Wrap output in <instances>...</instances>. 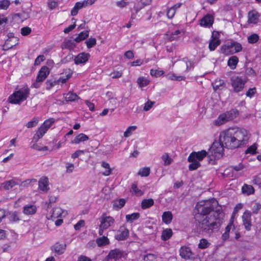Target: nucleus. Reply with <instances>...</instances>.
<instances>
[{
	"instance_id": "obj_44",
	"label": "nucleus",
	"mask_w": 261,
	"mask_h": 261,
	"mask_svg": "<svg viewBox=\"0 0 261 261\" xmlns=\"http://www.w3.org/2000/svg\"><path fill=\"white\" fill-rule=\"evenodd\" d=\"M150 173V168L149 167H144L140 169L138 172V175L142 177L148 176Z\"/></svg>"
},
{
	"instance_id": "obj_10",
	"label": "nucleus",
	"mask_w": 261,
	"mask_h": 261,
	"mask_svg": "<svg viewBox=\"0 0 261 261\" xmlns=\"http://www.w3.org/2000/svg\"><path fill=\"white\" fill-rule=\"evenodd\" d=\"M100 224V227L108 229L111 225L114 223V219L107 216L106 213H103L99 218Z\"/></svg>"
},
{
	"instance_id": "obj_24",
	"label": "nucleus",
	"mask_w": 261,
	"mask_h": 261,
	"mask_svg": "<svg viewBox=\"0 0 261 261\" xmlns=\"http://www.w3.org/2000/svg\"><path fill=\"white\" fill-rule=\"evenodd\" d=\"M37 207L35 205L32 204H28L23 206V212L24 214L29 215H33L36 213Z\"/></svg>"
},
{
	"instance_id": "obj_16",
	"label": "nucleus",
	"mask_w": 261,
	"mask_h": 261,
	"mask_svg": "<svg viewBox=\"0 0 261 261\" xmlns=\"http://www.w3.org/2000/svg\"><path fill=\"white\" fill-rule=\"evenodd\" d=\"M66 249V244L64 243H56L51 247V250L58 255H61L65 252Z\"/></svg>"
},
{
	"instance_id": "obj_50",
	"label": "nucleus",
	"mask_w": 261,
	"mask_h": 261,
	"mask_svg": "<svg viewBox=\"0 0 261 261\" xmlns=\"http://www.w3.org/2000/svg\"><path fill=\"white\" fill-rule=\"evenodd\" d=\"M257 147L256 144H253L252 145L250 146L247 149V150L245 151V153H250L252 154H256L257 153L256 151Z\"/></svg>"
},
{
	"instance_id": "obj_53",
	"label": "nucleus",
	"mask_w": 261,
	"mask_h": 261,
	"mask_svg": "<svg viewBox=\"0 0 261 261\" xmlns=\"http://www.w3.org/2000/svg\"><path fill=\"white\" fill-rule=\"evenodd\" d=\"M154 103V101H151L150 100H148V101L146 102H145L144 105V106L143 107V110L145 111H149L152 108Z\"/></svg>"
},
{
	"instance_id": "obj_57",
	"label": "nucleus",
	"mask_w": 261,
	"mask_h": 261,
	"mask_svg": "<svg viewBox=\"0 0 261 261\" xmlns=\"http://www.w3.org/2000/svg\"><path fill=\"white\" fill-rule=\"evenodd\" d=\"M164 74V71L163 70H150V74L152 76L158 77Z\"/></svg>"
},
{
	"instance_id": "obj_32",
	"label": "nucleus",
	"mask_w": 261,
	"mask_h": 261,
	"mask_svg": "<svg viewBox=\"0 0 261 261\" xmlns=\"http://www.w3.org/2000/svg\"><path fill=\"white\" fill-rule=\"evenodd\" d=\"M89 36V31H84L81 32L76 38H74V41L76 42H80L82 40L86 39Z\"/></svg>"
},
{
	"instance_id": "obj_64",
	"label": "nucleus",
	"mask_w": 261,
	"mask_h": 261,
	"mask_svg": "<svg viewBox=\"0 0 261 261\" xmlns=\"http://www.w3.org/2000/svg\"><path fill=\"white\" fill-rule=\"evenodd\" d=\"M45 60V57L44 55H40L37 57V58L35 59L34 65H39L40 63L43 61Z\"/></svg>"
},
{
	"instance_id": "obj_9",
	"label": "nucleus",
	"mask_w": 261,
	"mask_h": 261,
	"mask_svg": "<svg viewBox=\"0 0 261 261\" xmlns=\"http://www.w3.org/2000/svg\"><path fill=\"white\" fill-rule=\"evenodd\" d=\"M7 36L8 38L6 40L3 46V49L5 50H8L12 48L13 46L17 45L19 41L18 38L15 37L12 33H8Z\"/></svg>"
},
{
	"instance_id": "obj_22",
	"label": "nucleus",
	"mask_w": 261,
	"mask_h": 261,
	"mask_svg": "<svg viewBox=\"0 0 261 261\" xmlns=\"http://www.w3.org/2000/svg\"><path fill=\"white\" fill-rule=\"evenodd\" d=\"M259 17V13L255 11H250L248 15V22L255 24L257 22Z\"/></svg>"
},
{
	"instance_id": "obj_48",
	"label": "nucleus",
	"mask_w": 261,
	"mask_h": 261,
	"mask_svg": "<svg viewBox=\"0 0 261 261\" xmlns=\"http://www.w3.org/2000/svg\"><path fill=\"white\" fill-rule=\"evenodd\" d=\"M9 219L10 221L13 222H18L20 220L18 214L16 212L10 213L9 215Z\"/></svg>"
},
{
	"instance_id": "obj_29",
	"label": "nucleus",
	"mask_w": 261,
	"mask_h": 261,
	"mask_svg": "<svg viewBox=\"0 0 261 261\" xmlns=\"http://www.w3.org/2000/svg\"><path fill=\"white\" fill-rule=\"evenodd\" d=\"M242 191L243 194L249 195L254 193V189L251 185L244 184L242 188Z\"/></svg>"
},
{
	"instance_id": "obj_19",
	"label": "nucleus",
	"mask_w": 261,
	"mask_h": 261,
	"mask_svg": "<svg viewBox=\"0 0 261 261\" xmlns=\"http://www.w3.org/2000/svg\"><path fill=\"white\" fill-rule=\"evenodd\" d=\"M214 22V17L212 15L207 14L200 20V25L206 27H211Z\"/></svg>"
},
{
	"instance_id": "obj_12",
	"label": "nucleus",
	"mask_w": 261,
	"mask_h": 261,
	"mask_svg": "<svg viewBox=\"0 0 261 261\" xmlns=\"http://www.w3.org/2000/svg\"><path fill=\"white\" fill-rule=\"evenodd\" d=\"M129 234L128 229L124 225H122L119 227L115 238L118 241H123L129 237Z\"/></svg>"
},
{
	"instance_id": "obj_55",
	"label": "nucleus",
	"mask_w": 261,
	"mask_h": 261,
	"mask_svg": "<svg viewBox=\"0 0 261 261\" xmlns=\"http://www.w3.org/2000/svg\"><path fill=\"white\" fill-rule=\"evenodd\" d=\"M132 190L138 196H141L143 194L142 191L138 188L137 185L135 184H132Z\"/></svg>"
},
{
	"instance_id": "obj_14",
	"label": "nucleus",
	"mask_w": 261,
	"mask_h": 261,
	"mask_svg": "<svg viewBox=\"0 0 261 261\" xmlns=\"http://www.w3.org/2000/svg\"><path fill=\"white\" fill-rule=\"evenodd\" d=\"M251 213L249 211H246L242 216L243 224L247 230H250L251 229Z\"/></svg>"
},
{
	"instance_id": "obj_31",
	"label": "nucleus",
	"mask_w": 261,
	"mask_h": 261,
	"mask_svg": "<svg viewBox=\"0 0 261 261\" xmlns=\"http://www.w3.org/2000/svg\"><path fill=\"white\" fill-rule=\"evenodd\" d=\"M64 211L60 207H55L53 210L51 217L53 218H57L62 217Z\"/></svg>"
},
{
	"instance_id": "obj_41",
	"label": "nucleus",
	"mask_w": 261,
	"mask_h": 261,
	"mask_svg": "<svg viewBox=\"0 0 261 261\" xmlns=\"http://www.w3.org/2000/svg\"><path fill=\"white\" fill-rule=\"evenodd\" d=\"M259 37L257 34H253L248 36L247 41L250 44H254L258 42Z\"/></svg>"
},
{
	"instance_id": "obj_52",
	"label": "nucleus",
	"mask_w": 261,
	"mask_h": 261,
	"mask_svg": "<svg viewBox=\"0 0 261 261\" xmlns=\"http://www.w3.org/2000/svg\"><path fill=\"white\" fill-rule=\"evenodd\" d=\"M10 2L9 0L0 1V9L6 10L10 6Z\"/></svg>"
},
{
	"instance_id": "obj_3",
	"label": "nucleus",
	"mask_w": 261,
	"mask_h": 261,
	"mask_svg": "<svg viewBox=\"0 0 261 261\" xmlns=\"http://www.w3.org/2000/svg\"><path fill=\"white\" fill-rule=\"evenodd\" d=\"M30 93V90L28 87H24L15 91L9 97V101L11 103L17 104L25 100Z\"/></svg>"
},
{
	"instance_id": "obj_13",
	"label": "nucleus",
	"mask_w": 261,
	"mask_h": 261,
	"mask_svg": "<svg viewBox=\"0 0 261 261\" xmlns=\"http://www.w3.org/2000/svg\"><path fill=\"white\" fill-rule=\"evenodd\" d=\"M179 255L182 258L185 259H190L192 258L193 253L189 247L184 246H181L179 249Z\"/></svg>"
},
{
	"instance_id": "obj_27",
	"label": "nucleus",
	"mask_w": 261,
	"mask_h": 261,
	"mask_svg": "<svg viewBox=\"0 0 261 261\" xmlns=\"http://www.w3.org/2000/svg\"><path fill=\"white\" fill-rule=\"evenodd\" d=\"M172 230L170 228H166L163 230L161 239L163 241H167L169 240L172 236Z\"/></svg>"
},
{
	"instance_id": "obj_51",
	"label": "nucleus",
	"mask_w": 261,
	"mask_h": 261,
	"mask_svg": "<svg viewBox=\"0 0 261 261\" xmlns=\"http://www.w3.org/2000/svg\"><path fill=\"white\" fill-rule=\"evenodd\" d=\"M87 47L88 48L92 47L96 43V40L94 38H90L85 42Z\"/></svg>"
},
{
	"instance_id": "obj_47",
	"label": "nucleus",
	"mask_w": 261,
	"mask_h": 261,
	"mask_svg": "<svg viewBox=\"0 0 261 261\" xmlns=\"http://www.w3.org/2000/svg\"><path fill=\"white\" fill-rule=\"evenodd\" d=\"M157 255L152 253H147L143 256L144 261H155Z\"/></svg>"
},
{
	"instance_id": "obj_45",
	"label": "nucleus",
	"mask_w": 261,
	"mask_h": 261,
	"mask_svg": "<svg viewBox=\"0 0 261 261\" xmlns=\"http://www.w3.org/2000/svg\"><path fill=\"white\" fill-rule=\"evenodd\" d=\"M48 129L46 128V127L44 126H43L42 125L39 128L37 133L36 135L38 137V139L42 138L43 135L46 133Z\"/></svg>"
},
{
	"instance_id": "obj_26",
	"label": "nucleus",
	"mask_w": 261,
	"mask_h": 261,
	"mask_svg": "<svg viewBox=\"0 0 261 261\" xmlns=\"http://www.w3.org/2000/svg\"><path fill=\"white\" fill-rule=\"evenodd\" d=\"M239 62V59L237 56H233L229 58L227 61V65L231 69L236 68Z\"/></svg>"
},
{
	"instance_id": "obj_15",
	"label": "nucleus",
	"mask_w": 261,
	"mask_h": 261,
	"mask_svg": "<svg viewBox=\"0 0 261 261\" xmlns=\"http://www.w3.org/2000/svg\"><path fill=\"white\" fill-rule=\"evenodd\" d=\"M89 57L90 55L88 53H80L75 57L74 59V63L76 65L85 63L88 61Z\"/></svg>"
},
{
	"instance_id": "obj_40",
	"label": "nucleus",
	"mask_w": 261,
	"mask_h": 261,
	"mask_svg": "<svg viewBox=\"0 0 261 261\" xmlns=\"http://www.w3.org/2000/svg\"><path fill=\"white\" fill-rule=\"evenodd\" d=\"M137 83L140 88L144 87L147 86L149 83V81L144 77H139L137 80Z\"/></svg>"
},
{
	"instance_id": "obj_49",
	"label": "nucleus",
	"mask_w": 261,
	"mask_h": 261,
	"mask_svg": "<svg viewBox=\"0 0 261 261\" xmlns=\"http://www.w3.org/2000/svg\"><path fill=\"white\" fill-rule=\"evenodd\" d=\"M137 129L136 126H130L127 128L126 130L124 133V137H129Z\"/></svg>"
},
{
	"instance_id": "obj_59",
	"label": "nucleus",
	"mask_w": 261,
	"mask_h": 261,
	"mask_svg": "<svg viewBox=\"0 0 261 261\" xmlns=\"http://www.w3.org/2000/svg\"><path fill=\"white\" fill-rule=\"evenodd\" d=\"M54 122L55 120L54 119H49L45 120L42 125L44 126L48 129Z\"/></svg>"
},
{
	"instance_id": "obj_35",
	"label": "nucleus",
	"mask_w": 261,
	"mask_h": 261,
	"mask_svg": "<svg viewBox=\"0 0 261 261\" xmlns=\"http://www.w3.org/2000/svg\"><path fill=\"white\" fill-rule=\"evenodd\" d=\"M75 44L74 43V41L71 40H68L66 41H64L62 45V49H72L75 47Z\"/></svg>"
},
{
	"instance_id": "obj_42",
	"label": "nucleus",
	"mask_w": 261,
	"mask_h": 261,
	"mask_svg": "<svg viewBox=\"0 0 261 261\" xmlns=\"http://www.w3.org/2000/svg\"><path fill=\"white\" fill-rule=\"evenodd\" d=\"M101 166L107 169L102 173V174L105 176H109L110 175L112 169L110 168L109 164L105 162H102L101 163Z\"/></svg>"
},
{
	"instance_id": "obj_54",
	"label": "nucleus",
	"mask_w": 261,
	"mask_h": 261,
	"mask_svg": "<svg viewBox=\"0 0 261 261\" xmlns=\"http://www.w3.org/2000/svg\"><path fill=\"white\" fill-rule=\"evenodd\" d=\"M261 208V204L259 202H256L252 207V213L254 214H257Z\"/></svg>"
},
{
	"instance_id": "obj_34",
	"label": "nucleus",
	"mask_w": 261,
	"mask_h": 261,
	"mask_svg": "<svg viewBox=\"0 0 261 261\" xmlns=\"http://www.w3.org/2000/svg\"><path fill=\"white\" fill-rule=\"evenodd\" d=\"M3 185L4 189L6 190H9L15 185H19V183L14 179H12L4 182Z\"/></svg>"
},
{
	"instance_id": "obj_18",
	"label": "nucleus",
	"mask_w": 261,
	"mask_h": 261,
	"mask_svg": "<svg viewBox=\"0 0 261 261\" xmlns=\"http://www.w3.org/2000/svg\"><path fill=\"white\" fill-rule=\"evenodd\" d=\"M234 229L235 228L233 224V221L231 220L227 226L225 227V232L222 235V239L224 241L227 240L229 237V233H231L232 234Z\"/></svg>"
},
{
	"instance_id": "obj_23",
	"label": "nucleus",
	"mask_w": 261,
	"mask_h": 261,
	"mask_svg": "<svg viewBox=\"0 0 261 261\" xmlns=\"http://www.w3.org/2000/svg\"><path fill=\"white\" fill-rule=\"evenodd\" d=\"M226 84L224 80L221 79H216L212 83L213 89L215 91L218 90H222L225 87Z\"/></svg>"
},
{
	"instance_id": "obj_30",
	"label": "nucleus",
	"mask_w": 261,
	"mask_h": 261,
	"mask_svg": "<svg viewBox=\"0 0 261 261\" xmlns=\"http://www.w3.org/2000/svg\"><path fill=\"white\" fill-rule=\"evenodd\" d=\"M154 204V200L152 198L145 199L142 200L141 203V207L142 209L145 210Z\"/></svg>"
},
{
	"instance_id": "obj_39",
	"label": "nucleus",
	"mask_w": 261,
	"mask_h": 261,
	"mask_svg": "<svg viewBox=\"0 0 261 261\" xmlns=\"http://www.w3.org/2000/svg\"><path fill=\"white\" fill-rule=\"evenodd\" d=\"M140 214L139 213H134L130 215H126V220L127 222L132 223L134 220L139 218Z\"/></svg>"
},
{
	"instance_id": "obj_2",
	"label": "nucleus",
	"mask_w": 261,
	"mask_h": 261,
	"mask_svg": "<svg viewBox=\"0 0 261 261\" xmlns=\"http://www.w3.org/2000/svg\"><path fill=\"white\" fill-rule=\"evenodd\" d=\"M219 137L225 147L231 149L240 147L249 139L247 130L236 127H230L222 132Z\"/></svg>"
},
{
	"instance_id": "obj_5",
	"label": "nucleus",
	"mask_w": 261,
	"mask_h": 261,
	"mask_svg": "<svg viewBox=\"0 0 261 261\" xmlns=\"http://www.w3.org/2000/svg\"><path fill=\"white\" fill-rule=\"evenodd\" d=\"M224 147L225 146L221 141H215L208 151L211 160H213L212 158L214 160L221 158L223 154Z\"/></svg>"
},
{
	"instance_id": "obj_8",
	"label": "nucleus",
	"mask_w": 261,
	"mask_h": 261,
	"mask_svg": "<svg viewBox=\"0 0 261 261\" xmlns=\"http://www.w3.org/2000/svg\"><path fill=\"white\" fill-rule=\"evenodd\" d=\"M95 1V0H84L76 2L71 11V15L72 16L76 15L79 10L83 8L92 5L94 3Z\"/></svg>"
},
{
	"instance_id": "obj_58",
	"label": "nucleus",
	"mask_w": 261,
	"mask_h": 261,
	"mask_svg": "<svg viewBox=\"0 0 261 261\" xmlns=\"http://www.w3.org/2000/svg\"><path fill=\"white\" fill-rule=\"evenodd\" d=\"M31 32V29L28 27H23L21 29V34L22 36H27Z\"/></svg>"
},
{
	"instance_id": "obj_1",
	"label": "nucleus",
	"mask_w": 261,
	"mask_h": 261,
	"mask_svg": "<svg viewBox=\"0 0 261 261\" xmlns=\"http://www.w3.org/2000/svg\"><path fill=\"white\" fill-rule=\"evenodd\" d=\"M218 205L215 199L201 201L196 204V220L200 232L210 235L219 229L221 222L218 216L221 214L222 211Z\"/></svg>"
},
{
	"instance_id": "obj_62",
	"label": "nucleus",
	"mask_w": 261,
	"mask_h": 261,
	"mask_svg": "<svg viewBox=\"0 0 261 261\" xmlns=\"http://www.w3.org/2000/svg\"><path fill=\"white\" fill-rule=\"evenodd\" d=\"M256 92V90L255 87L250 88L249 90L247 91L246 95L247 97H249L250 98H251Z\"/></svg>"
},
{
	"instance_id": "obj_61",
	"label": "nucleus",
	"mask_w": 261,
	"mask_h": 261,
	"mask_svg": "<svg viewBox=\"0 0 261 261\" xmlns=\"http://www.w3.org/2000/svg\"><path fill=\"white\" fill-rule=\"evenodd\" d=\"M176 11L174 10L173 8L171 7L170 8L168 9L167 12V16L169 19H172L175 14Z\"/></svg>"
},
{
	"instance_id": "obj_28",
	"label": "nucleus",
	"mask_w": 261,
	"mask_h": 261,
	"mask_svg": "<svg viewBox=\"0 0 261 261\" xmlns=\"http://www.w3.org/2000/svg\"><path fill=\"white\" fill-rule=\"evenodd\" d=\"M89 139V137L86 135L81 133L77 135L74 139L72 141V143L79 144L80 142L87 141Z\"/></svg>"
},
{
	"instance_id": "obj_60",
	"label": "nucleus",
	"mask_w": 261,
	"mask_h": 261,
	"mask_svg": "<svg viewBox=\"0 0 261 261\" xmlns=\"http://www.w3.org/2000/svg\"><path fill=\"white\" fill-rule=\"evenodd\" d=\"M37 182V180L36 179H34V178L33 179H27L25 181L21 182L20 184H19V185H20V186H21V187H25V186H28L31 182Z\"/></svg>"
},
{
	"instance_id": "obj_38",
	"label": "nucleus",
	"mask_w": 261,
	"mask_h": 261,
	"mask_svg": "<svg viewBox=\"0 0 261 261\" xmlns=\"http://www.w3.org/2000/svg\"><path fill=\"white\" fill-rule=\"evenodd\" d=\"M79 97L75 93L69 92L65 96V99L67 101H74L79 99Z\"/></svg>"
},
{
	"instance_id": "obj_11",
	"label": "nucleus",
	"mask_w": 261,
	"mask_h": 261,
	"mask_svg": "<svg viewBox=\"0 0 261 261\" xmlns=\"http://www.w3.org/2000/svg\"><path fill=\"white\" fill-rule=\"evenodd\" d=\"M208 154L205 150L200 151L191 152L188 158V162L194 161L197 160L198 162L202 161Z\"/></svg>"
},
{
	"instance_id": "obj_25",
	"label": "nucleus",
	"mask_w": 261,
	"mask_h": 261,
	"mask_svg": "<svg viewBox=\"0 0 261 261\" xmlns=\"http://www.w3.org/2000/svg\"><path fill=\"white\" fill-rule=\"evenodd\" d=\"M162 221L165 224H170L173 219V215L170 211L164 212L162 216Z\"/></svg>"
},
{
	"instance_id": "obj_4",
	"label": "nucleus",
	"mask_w": 261,
	"mask_h": 261,
	"mask_svg": "<svg viewBox=\"0 0 261 261\" xmlns=\"http://www.w3.org/2000/svg\"><path fill=\"white\" fill-rule=\"evenodd\" d=\"M239 113L237 110L231 109L225 113L220 114L213 123L215 126H220L228 121L236 118Z\"/></svg>"
},
{
	"instance_id": "obj_6",
	"label": "nucleus",
	"mask_w": 261,
	"mask_h": 261,
	"mask_svg": "<svg viewBox=\"0 0 261 261\" xmlns=\"http://www.w3.org/2000/svg\"><path fill=\"white\" fill-rule=\"evenodd\" d=\"M230 82L234 92L238 93L241 91L244 88L246 81L241 76H234L230 79Z\"/></svg>"
},
{
	"instance_id": "obj_37",
	"label": "nucleus",
	"mask_w": 261,
	"mask_h": 261,
	"mask_svg": "<svg viewBox=\"0 0 261 261\" xmlns=\"http://www.w3.org/2000/svg\"><path fill=\"white\" fill-rule=\"evenodd\" d=\"M220 44V40L211 39L209 43L208 48L211 51H214Z\"/></svg>"
},
{
	"instance_id": "obj_46",
	"label": "nucleus",
	"mask_w": 261,
	"mask_h": 261,
	"mask_svg": "<svg viewBox=\"0 0 261 261\" xmlns=\"http://www.w3.org/2000/svg\"><path fill=\"white\" fill-rule=\"evenodd\" d=\"M194 161L190 162V163H191L189 166V169L190 171L197 169L201 165L200 163L198 161H197V160H194Z\"/></svg>"
},
{
	"instance_id": "obj_43",
	"label": "nucleus",
	"mask_w": 261,
	"mask_h": 261,
	"mask_svg": "<svg viewBox=\"0 0 261 261\" xmlns=\"http://www.w3.org/2000/svg\"><path fill=\"white\" fill-rule=\"evenodd\" d=\"M161 159L164 162L165 166H168L171 164L172 159L169 156L168 153H164L161 156Z\"/></svg>"
},
{
	"instance_id": "obj_36",
	"label": "nucleus",
	"mask_w": 261,
	"mask_h": 261,
	"mask_svg": "<svg viewBox=\"0 0 261 261\" xmlns=\"http://www.w3.org/2000/svg\"><path fill=\"white\" fill-rule=\"evenodd\" d=\"M96 241L97 245L99 247L106 245L109 243V240L105 236L97 238Z\"/></svg>"
},
{
	"instance_id": "obj_33",
	"label": "nucleus",
	"mask_w": 261,
	"mask_h": 261,
	"mask_svg": "<svg viewBox=\"0 0 261 261\" xmlns=\"http://www.w3.org/2000/svg\"><path fill=\"white\" fill-rule=\"evenodd\" d=\"M211 243L206 239H201L199 241V243L198 245V248L200 249H205L210 247Z\"/></svg>"
},
{
	"instance_id": "obj_20",
	"label": "nucleus",
	"mask_w": 261,
	"mask_h": 261,
	"mask_svg": "<svg viewBox=\"0 0 261 261\" xmlns=\"http://www.w3.org/2000/svg\"><path fill=\"white\" fill-rule=\"evenodd\" d=\"M227 50H229V51L231 54L236 53L240 52L242 49V45L237 42H233L231 43V44L227 46Z\"/></svg>"
},
{
	"instance_id": "obj_56",
	"label": "nucleus",
	"mask_w": 261,
	"mask_h": 261,
	"mask_svg": "<svg viewBox=\"0 0 261 261\" xmlns=\"http://www.w3.org/2000/svg\"><path fill=\"white\" fill-rule=\"evenodd\" d=\"M38 123V120L37 118H34L31 121L28 122L26 126L28 128H32L35 126Z\"/></svg>"
},
{
	"instance_id": "obj_7",
	"label": "nucleus",
	"mask_w": 261,
	"mask_h": 261,
	"mask_svg": "<svg viewBox=\"0 0 261 261\" xmlns=\"http://www.w3.org/2000/svg\"><path fill=\"white\" fill-rule=\"evenodd\" d=\"M49 73V68L47 66H44L42 67L38 73L36 82L33 84V87L35 88H39L40 87L39 83L43 82L47 77Z\"/></svg>"
},
{
	"instance_id": "obj_21",
	"label": "nucleus",
	"mask_w": 261,
	"mask_h": 261,
	"mask_svg": "<svg viewBox=\"0 0 261 261\" xmlns=\"http://www.w3.org/2000/svg\"><path fill=\"white\" fill-rule=\"evenodd\" d=\"M123 252L119 249H115L110 251L107 257L110 259H118L123 256Z\"/></svg>"
},
{
	"instance_id": "obj_63",
	"label": "nucleus",
	"mask_w": 261,
	"mask_h": 261,
	"mask_svg": "<svg viewBox=\"0 0 261 261\" xmlns=\"http://www.w3.org/2000/svg\"><path fill=\"white\" fill-rule=\"evenodd\" d=\"M57 83V81L55 80L54 81H52L51 80H47L46 82V89H50L51 88H52L53 86L56 85Z\"/></svg>"
},
{
	"instance_id": "obj_17",
	"label": "nucleus",
	"mask_w": 261,
	"mask_h": 261,
	"mask_svg": "<svg viewBox=\"0 0 261 261\" xmlns=\"http://www.w3.org/2000/svg\"><path fill=\"white\" fill-rule=\"evenodd\" d=\"M48 185V179L46 177H42L38 181L39 189L45 193L47 192L49 190Z\"/></svg>"
}]
</instances>
